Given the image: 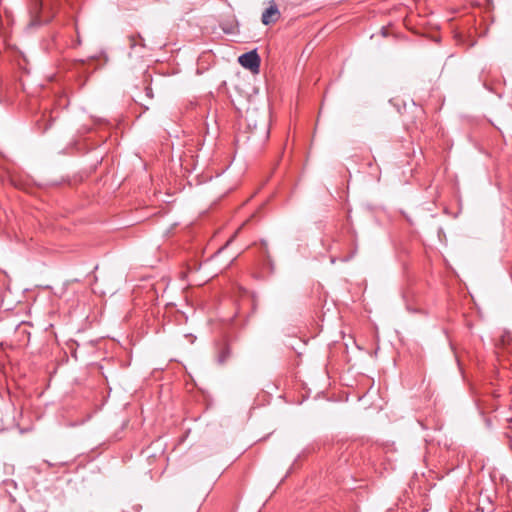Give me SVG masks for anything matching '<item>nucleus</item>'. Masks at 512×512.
Returning a JSON list of instances; mask_svg holds the SVG:
<instances>
[{"instance_id":"1","label":"nucleus","mask_w":512,"mask_h":512,"mask_svg":"<svg viewBox=\"0 0 512 512\" xmlns=\"http://www.w3.org/2000/svg\"><path fill=\"white\" fill-rule=\"evenodd\" d=\"M31 9L30 13L32 19L30 26H39L43 23H48L52 17L53 4L50 0H30Z\"/></svg>"},{"instance_id":"2","label":"nucleus","mask_w":512,"mask_h":512,"mask_svg":"<svg viewBox=\"0 0 512 512\" xmlns=\"http://www.w3.org/2000/svg\"><path fill=\"white\" fill-rule=\"evenodd\" d=\"M238 61L244 68L249 69L252 72L259 71L261 59L256 50L242 54Z\"/></svg>"},{"instance_id":"3","label":"nucleus","mask_w":512,"mask_h":512,"mask_svg":"<svg viewBox=\"0 0 512 512\" xmlns=\"http://www.w3.org/2000/svg\"><path fill=\"white\" fill-rule=\"evenodd\" d=\"M281 17V13L278 9L277 4L274 0L269 2V6L263 11L261 16V22L268 26L276 23Z\"/></svg>"},{"instance_id":"4","label":"nucleus","mask_w":512,"mask_h":512,"mask_svg":"<svg viewBox=\"0 0 512 512\" xmlns=\"http://www.w3.org/2000/svg\"><path fill=\"white\" fill-rule=\"evenodd\" d=\"M231 347L229 343L223 341L216 344V360L218 364L223 365L231 357Z\"/></svg>"},{"instance_id":"5","label":"nucleus","mask_w":512,"mask_h":512,"mask_svg":"<svg viewBox=\"0 0 512 512\" xmlns=\"http://www.w3.org/2000/svg\"><path fill=\"white\" fill-rule=\"evenodd\" d=\"M145 94L148 98H152L153 97V91H152V88L151 87H145Z\"/></svg>"}]
</instances>
